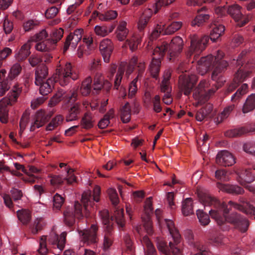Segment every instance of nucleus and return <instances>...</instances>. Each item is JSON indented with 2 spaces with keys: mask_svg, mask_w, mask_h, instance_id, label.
<instances>
[{
  "mask_svg": "<svg viewBox=\"0 0 255 255\" xmlns=\"http://www.w3.org/2000/svg\"><path fill=\"white\" fill-rule=\"evenodd\" d=\"M118 13L115 10H109L105 13L99 15V19L101 21H109L117 17Z\"/></svg>",
  "mask_w": 255,
  "mask_h": 255,
  "instance_id": "nucleus-50",
  "label": "nucleus"
},
{
  "mask_svg": "<svg viewBox=\"0 0 255 255\" xmlns=\"http://www.w3.org/2000/svg\"><path fill=\"white\" fill-rule=\"evenodd\" d=\"M128 30L127 28V22L122 21L120 23L117 30V36L120 41H122L127 36Z\"/></svg>",
  "mask_w": 255,
  "mask_h": 255,
  "instance_id": "nucleus-36",
  "label": "nucleus"
},
{
  "mask_svg": "<svg viewBox=\"0 0 255 255\" xmlns=\"http://www.w3.org/2000/svg\"><path fill=\"white\" fill-rule=\"evenodd\" d=\"M137 57L133 56L131 58L129 63L127 62L121 63L114 81V88L116 89H119L125 70L126 69L127 74H131L134 69L135 66L137 64Z\"/></svg>",
  "mask_w": 255,
  "mask_h": 255,
  "instance_id": "nucleus-9",
  "label": "nucleus"
},
{
  "mask_svg": "<svg viewBox=\"0 0 255 255\" xmlns=\"http://www.w3.org/2000/svg\"><path fill=\"white\" fill-rule=\"evenodd\" d=\"M168 49H154L153 54L159 52V57L156 58L153 57L149 66V71L153 78L155 79L158 78V74L160 71L161 60Z\"/></svg>",
  "mask_w": 255,
  "mask_h": 255,
  "instance_id": "nucleus-15",
  "label": "nucleus"
},
{
  "mask_svg": "<svg viewBox=\"0 0 255 255\" xmlns=\"http://www.w3.org/2000/svg\"><path fill=\"white\" fill-rule=\"evenodd\" d=\"M80 104L79 103H75L69 109L68 113L66 116V121L70 122L78 119V115L80 113Z\"/></svg>",
  "mask_w": 255,
  "mask_h": 255,
  "instance_id": "nucleus-30",
  "label": "nucleus"
},
{
  "mask_svg": "<svg viewBox=\"0 0 255 255\" xmlns=\"http://www.w3.org/2000/svg\"><path fill=\"white\" fill-rule=\"evenodd\" d=\"M248 85L243 84L238 91L232 96V101L233 102L239 99L243 95L245 94L247 91Z\"/></svg>",
  "mask_w": 255,
  "mask_h": 255,
  "instance_id": "nucleus-52",
  "label": "nucleus"
},
{
  "mask_svg": "<svg viewBox=\"0 0 255 255\" xmlns=\"http://www.w3.org/2000/svg\"><path fill=\"white\" fill-rule=\"evenodd\" d=\"M6 71L5 69H1L0 71V97L3 96L5 92L10 87L11 82L8 79H3L5 77Z\"/></svg>",
  "mask_w": 255,
  "mask_h": 255,
  "instance_id": "nucleus-27",
  "label": "nucleus"
},
{
  "mask_svg": "<svg viewBox=\"0 0 255 255\" xmlns=\"http://www.w3.org/2000/svg\"><path fill=\"white\" fill-rule=\"evenodd\" d=\"M65 170L67 172V176L64 178V180L67 181V184H71L74 182H76V177L73 173L74 170L71 168H66Z\"/></svg>",
  "mask_w": 255,
  "mask_h": 255,
  "instance_id": "nucleus-57",
  "label": "nucleus"
},
{
  "mask_svg": "<svg viewBox=\"0 0 255 255\" xmlns=\"http://www.w3.org/2000/svg\"><path fill=\"white\" fill-rule=\"evenodd\" d=\"M208 86V82L206 80H203L200 82L198 87L194 90L193 96L200 104H203L207 102L215 92L213 89L206 90Z\"/></svg>",
  "mask_w": 255,
  "mask_h": 255,
  "instance_id": "nucleus-10",
  "label": "nucleus"
},
{
  "mask_svg": "<svg viewBox=\"0 0 255 255\" xmlns=\"http://www.w3.org/2000/svg\"><path fill=\"white\" fill-rule=\"evenodd\" d=\"M255 131V127L253 126H247L237 128L231 129L224 132V135L229 137L240 136Z\"/></svg>",
  "mask_w": 255,
  "mask_h": 255,
  "instance_id": "nucleus-20",
  "label": "nucleus"
},
{
  "mask_svg": "<svg viewBox=\"0 0 255 255\" xmlns=\"http://www.w3.org/2000/svg\"><path fill=\"white\" fill-rule=\"evenodd\" d=\"M238 175V181L243 186H244L250 191H254V188L247 185L253 182L255 179V177L251 171L250 169H242L237 172Z\"/></svg>",
  "mask_w": 255,
  "mask_h": 255,
  "instance_id": "nucleus-16",
  "label": "nucleus"
},
{
  "mask_svg": "<svg viewBox=\"0 0 255 255\" xmlns=\"http://www.w3.org/2000/svg\"><path fill=\"white\" fill-rule=\"evenodd\" d=\"M17 216L18 220L23 225H27L31 220V214L29 210H21L17 211Z\"/></svg>",
  "mask_w": 255,
  "mask_h": 255,
  "instance_id": "nucleus-39",
  "label": "nucleus"
},
{
  "mask_svg": "<svg viewBox=\"0 0 255 255\" xmlns=\"http://www.w3.org/2000/svg\"><path fill=\"white\" fill-rule=\"evenodd\" d=\"M152 197H150L146 199L144 204V211L148 217L153 214V208L152 206Z\"/></svg>",
  "mask_w": 255,
  "mask_h": 255,
  "instance_id": "nucleus-61",
  "label": "nucleus"
},
{
  "mask_svg": "<svg viewBox=\"0 0 255 255\" xmlns=\"http://www.w3.org/2000/svg\"><path fill=\"white\" fill-rule=\"evenodd\" d=\"M198 78L196 75L182 74L179 77V87L186 96L189 95L194 87Z\"/></svg>",
  "mask_w": 255,
  "mask_h": 255,
  "instance_id": "nucleus-12",
  "label": "nucleus"
},
{
  "mask_svg": "<svg viewBox=\"0 0 255 255\" xmlns=\"http://www.w3.org/2000/svg\"><path fill=\"white\" fill-rule=\"evenodd\" d=\"M114 118V110L110 109L109 112L104 116V118L100 120L98 124L100 128L104 129L107 128L110 124V120Z\"/></svg>",
  "mask_w": 255,
  "mask_h": 255,
  "instance_id": "nucleus-38",
  "label": "nucleus"
},
{
  "mask_svg": "<svg viewBox=\"0 0 255 255\" xmlns=\"http://www.w3.org/2000/svg\"><path fill=\"white\" fill-rule=\"evenodd\" d=\"M95 120L93 114L88 111L86 112L80 121L81 128L86 130H89L93 128L94 125Z\"/></svg>",
  "mask_w": 255,
  "mask_h": 255,
  "instance_id": "nucleus-26",
  "label": "nucleus"
},
{
  "mask_svg": "<svg viewBox=\"0 0 255 255\" xmlns=\"http://www.w3.org/2000/svg\"><path fill=\"white\" fill-rule=\"evenodd\" d=\"M138 79L135 78L130 83L128 89V97L129 98L133 97L135 93H136L137 88L136 83L138 81Z\"/></svg>",
  "mask_w": 255,
  "mask_h": 255,
  "instance_id": "nucleus-62",
  "label": "nucleus"
},
{
  "mask_svg": "<svg viewBox=\"0 0 255 255\" xmlns=\"http://www.w3.org/2000/svg\"><path fill=\"white\" fill-rule=\"evenodd\" d=\"M164 32H165L164 30V25L161 24H157L151 33L148 41L145 43L144 46L146 48L153 46V40L157 38L160 34L166 35L164 33Z\"/></svg>",
  "mask_w": 255,
  "mask_h": 255,
  "instance_id": "nucleus-25",
  "label": "nucleus"
},
{
  "mask_svg": "<svg viewBox=\"0 0 255 255\" xmlns=\"http://www.w3.org/2000/svg\"><path fill=\"white\" fill-rule=\"evenodd\" d=\"M141 42L140 38L138 36H132L129 39H128L125 45L126 48L129 47V48H137L140 46Z\"/></svg>",
  "mask_w": 255,
  "mask_h": 255,
  "instance_id": "nucleus-48",
  "label": "nucleus"
},
{
  "mask_svg": "<svg viewBox=\"0 0 255 255\" xmlns=\"http://www.w3.org/2000/svg\"><path fill=\"white\" fill-rule=\"evenodd\" d=\"M50 118V115L43 111L36 112L34 119V122L30 127V131H34L35 128L42 127Z\"/></svg>",
  "mask_w": 255,
  "mask_h": 255,
  "instance_id": "nucleus-21",
  "label": "nucleus"
},
{
  "mask_svg": "<svg viewBox=\"0 0 255 255\" xmlns=\"http://www.w3.org/2000/svg\"><path fill=\"white\" fill-rule=\"evenodd\" d=\"M39 21L35 20L29 19L25 21L23 24V28L25 31H28L32 29L36 25L39 24Z\"/></svg>",
  "mask_w": 255,
  "mask_h": 255,
  "instance_id": "nucleus-60",
  "label": "nucleus"
},
{
  "mask_svg": "<svg viewBox=\"0 0 255 255\" xmlns=\"http://www.w3.org/2000/svg\"><path fill=\"white\" fill-rule=\"evenodd\" d=\"M116 222L120 229L125 226V221L124 218V209L116 208L114 214Z\"/></svg>",
  "mask_w": 255,
  "mask_h": 255,
  "instance_id": "nucleus-42",
  "label": "nucleus"
},
{
  "mask_svg": "<svg viewBox=\"0 0 255 255\" xmlns=\"http://www.w3.org/2000/svg\"><path fill=\"white\" fill-rule=\"evenodd\" d=\"M239 201L240 204L229 201L228 205L224 204V225L226 223H230L235 226L242 233H245L247 231L249 226L248 220L237 213L229 214L231 208H234L247 214L255 215V207L247 201L244 197H240ZM228 230L224 226V230Z\"/></svg>",
  "mask_w": 255,
  "mask_h": 255,
  "instance_id": "nucleus-1",
  "label": "nucleus"
},
{
  "mask_svg": "<svg viewBox=\"0 0 255 255\" xmlns=\"http://www.w3.org/2000/svg\"><path fill=\"white\" fill-rule=\"evenodd\" d=\"M163 222L166 225L169 232L172 237L173 240L177 243H179L181 241V236L178 231L175 228L173 221L165 219Z\"/></svg>",
  "mask_w": 255,
  "mask_h": 255,
  "instance_id": "nucleus-28",
  "label": "nucleus"
},
{
  "mask_svg": "<svg viewBox=\"0 0 255 255\" xmlns=\"http://www.w3.org/2000/svg\"><path fill=\"white\" fill-rule=\"evenodd\" d=\"M83 31L82 29H77L73 34H70L66 38L64 48L76 47L81 39Z\"/></svg>",
  "mask_w": 255,
  "mask_h": 255,
  "instance_id": "nucleus-22",
  "label": "nucleus"
},
{
  "mask_svg": "<svg viewBox=\"0 0 255 255\" xmlns=\"http://www.w3.org/2000/svg\"><path fill=\"white\" fill-rule=\"evenodd\" d=\"M57 82H59V80L57 75L56 74L54 77H51L45 80H42V83L40 85H36L39 86L40 94L46 96L52 92L54 85Z\"/></svg>",
  "mask_w": 255,
  "mask_h": 255,
  "instance_id": "nucleus-19",
  "label": "nucleus"
},
{
  "mask_svg": "<svg viewBox=\"0 0 255 255\" xmlns=\"http://www.w3.org/2000/svg\"><path fill=\"white\" fill-rule=\"evenodd\" d=\"M56 75L58 76L60 84L62 86L67 85L70 78L73 80H76L78 78V75L76 73L72 72L70 64H66V69H57Z\"/></svg>",
  "mask_w": 255,
  "mask_h": 255,
  "instance_id": "nucleus-14",
  "label": "nucleus"
},
{
  "mask_svg": "<svg viewBox=\"0 0 255 255\" xmlns=\"http://www.w3.org/2000/svg\"><path fill=\"white\" fill-rule=\"evenodd\" d=\"M210 18V15L207 13H199L191 22L192 26H200L206 22Z\"/></svg>",
  "mask_w": 255,
  "mask_h": 255,
  "instance_id": "nucleus-41",
  "label": "nucleus"
},
{
  "mask_svg": "<svg viewBox=\"0 0 255 255\" xmlns=\"http://www.w3.org/2000/svg\"><path fill=\"white\" fill-rule=\"evenodd\" d=\"M196 214L202 225L206 226L210 223V218L207 214L204 213L202 211L198 210Z\"/></svg>",
  "mask_w": 255,
  "mask_h": 255,
  "instance_id": "nucleus-47",
  "label": "nucleus"
},
{
  "mask_svg": "<svg viewBox=\"0 0 255 255\" xmlns=\"http://www.w3.org/2000/svg\"><path fill=\"white\" fill-rule=\"evenodd\" d=\"M99 214L104 225V249L108 250L112 246L113 242L114 219L113 217H110L109 211L107 210L100 211Z\"/></svg>",
  "mask_w": 255,
  "mask_h": 255,
  "instance_id": "nucleus-7",
  "label": "nucleus"
},
{
  "mask_svg": "<svg viewBox=\"0 0 255 255\" xmlns=\"http://www.w3.org/2000/svg\"><path fill=\"white\" fill-rule=\"evenodd\" d=\"M100 193L101 189L98 186H95L93 194L90 190L85 191L82 194L81 199L84 208L78 201L75 202L74 208H67L64 212L65 224L71 227L75 223V218L80 219L84 216V212H90L94 205V201H99ZM86 214L87 213H85V216Z\"/></svg>",
  "mask_w": 255,
  "mask_h": 255,
  "instance_id": "nucleus-2",
  "label": "nucleus"
},
{
  "mask_svg": "<svg viewBox=\"0 0 255 255\" xmlns=\"http://www.w3.org/2000/svg\"><path fill=\"white\" fill-rule=\"evenodd\" d=\"M183 46V41L180 36H175L170 41H164L161 47L157 46L155 48H181Z\"/></svg>",
  "mask_w": 255,
  "mask_h": 255,
  "instance_id": "nucleus-29",
  "label": "nucleus"
},
{
  "mask_svg": "<svg viewBox=\"0 0 255 255\" xmlns=\"http://www.w3.org/2000/svg\"><path fill=\"white\" fill-rule=\"evenodd\" d=\"M156 243L159 251L165 255H183V248L181 241L178 243L174 241L173 243L170 242L167 245L162 238L157 237Z\"/></svg>",
  "mask_w": 255,
  "mask_h": 255,
  "instance_id": "nucleus-8",
  "label": "nucleus"
},
{
  "mask_svg": "<svg viewBox=\"0 0 255 255\" xmlns=\"http://www.w3.org/2000/svg\"><path fill=\"white\" fill-rule=\"evenodd\" d=\"M143 246L146 247L145 255H156L157 253L155 248L147 236H144L141 240Z\"/></svg>",
  "mask_w": 255,
  "mask_h": 255,
  "instance_id": "nucleus-35",
  "label": "nucleus"
},
{
  "mask_svg": "<svg viewBox=\"0 0 255 255\" xmlns=\"http://www.w3.org/2000/svg\"><path fill=\"white\" fill-rule=\"evenodd\" d=\"M42 228V219H37L34 221L33 226L31 228V232L33 234H36Z\"/></svg>",
  "mask_w": 255,
  "mask_h": 255,
  "instance_id": "nucleus-64",
  "label": "nucleus"
},
{
  "mask_svg": "<svg viewBox=\"0 0 255 255\" xmlns=\"http://www.w3.org/2000/svg\"><path fill=\"white\" fill-rule=\"evenodd\" d=\"M64 201V198L58 193H56L53 197V207L57 210H59L62 206Z\"/></svg>",
  "mask_w": 255,
  "mask_h": 255,
  "instance_id": "nucleus-59",
  "label": "nucleus"
},
{
  "mask_svg": "<svg viewBox=\"0 0 255 255\" xmlns=\"http://www.w3.org/2000/svg\"><path fill=\"white\" fill-rule=\"evenodd\" d=\"M64 181V178H63L62 175H53L51 177L50 182L52 185H61L63 184Z\"/></svg>",
  "mask_w": 255,
  "mask_h": 255,
  "instance_id": "nucleus-63",
  "label": "nucleus"
},
{
  "mask_svg": "<svg viewBox=\"0 0 255 255\" xmlns=\"http://www.w3.org/2000/svg\"><path fill=\"white\" fill-rule=\"evenodd\" d=\"M224 192L233 194H243L244 193V189L236 185L224 184Z\"/></svg>",
  "mask_w": 255,
  "mask_h": 255,
  "instance_id": "nucleus-43",
  "label": "nucleus"
},
{
  "mask_svg": "<svg viewBox=\"0 0 255 255\" xmlns=\"http://www.w3.org/2000/svg\"><path fill=\"white\" fill-rule=\"evenodd\" d=\"M223 169L218 168L215 172L214 181L216 182V186L220 191L223 190Z\"/></svg>",
  "mask_w": 255,
  "mask_h": 255,
  "instance_id": "nucleus-44",
  "label": "nucleus"
},
{
  "mask_svg": "<svg viewBox=\"0 0 255 255\" xmlns=\"http://www.w3.org/2000/svg\"><path fill=\"white\" fill-rule=\"evenodd\" d=\"M121 120L124 123H128L130 120L131 108L129 104L127 102L121 109Z\"/></svg>",
  "mask_w": 255,
  "mask_h": 255,
  "instance_id": "nucleus-37",
  "label": "nucleus"
},
{
  "mask_svg": "<svg viewBox=\"0 0 255 255\" xmlns=\"http://www.w3.org/2000/svg\"><path fill=\"white\" fill-rule=\"evenodd\" d=\"M228 12L238 22L237 24L240 27L243 26L249 21V18L243 15L240 6L237 4L230 6L228 9Z\"/></svg>",
  "mask_w": 255,
  "mask_h": 255,
  "instance_id": "nucleus-17",
  "label": "nucleus"
},
{
  "mask_svg": "<svg viewBox=\"0 0 255 255\" xmlns=\"http://www.w3.org/2000/svg\"><path fill=\"white\" fill-rule=\"evenodd\" d=\"M114 28L111 27L109 29H108L106 26L97 25L95 27V32L97 35L101 36H105L109 33L111 32Z\"/></svg>",
  "mask_w": 255,
  "mask_h": 255,
  "instance_id": "nucleus-49",
  "label": "nucleus"
},
{
  "mask_svg": "<svg viewBox=\"0 0 255 255\" xmlns=\"http://www.w3.org/2000/svg\"><path fill=\"white\" fill-rule=\"evenodd\" d=\"M182 212L187 216L193 214V201L191 198H187L182 202Z\"/></svg>",
  "mask_w": 255,
  "mask_h": 255,
  "instance_id": "nucleus-34",
  "label": "nucleus"
},
{
  "mask_svg": "<svg viewBox=\"0 0 255 255\" xmlns=\"http://www.w3.org/2000/svg\"><path fill=\"white\" fill-rule=\"evenodd\" d=\"M21 69L20 65L15 63L11 67L8 76L6 79H8L11 82V81L20 74Z\"/></svg>",
  "mask_w": 255,
  "mask_h": 255,
  "instance_id": "nucleus-45",
  "label": "nucleus"
},
{
  "mask_svg": "<svg viewBox=\"0 0 255 255\" xmlns=\"http://www.w3.org/2000/svg\"><path fill=\"white\" fill-rule=\"evenodd\" d=\"M223 7L222 6H216L215 8V14L220 18L221 22L219 23L218 21L215 22V27L213 28L211 33L210 40L213 41H215L221 35L222 32L223 31V25L222 24V16H223Z\"/></svg>",
  "mask_w": 255,
  "mask_h": 255,
  "instance_id": "nucleus-18",
  "label": "nucleus"
},
{
  "mask_svg": "<svg viewBox=\"0 0 255 255\" xmlns=\"http://www.w3.org/2000/svg\"><path fill=\"white\" fill-rule=\"evenodd\" d=\"M66 233L63 232L60 236L55 234L51 235L48 239V242L51 245L56 246V248L61 251H62L65 247L66 242Z\"/></svg>",
  "mask_w": 255,
  "mask_h": 255,
  "instance_id": "nucleus-24",
  "label": "nucleus"
},
{
  "mask_svg": "<svg viewBox=\"0 0 255 255\" xmlns=\"http://www.w3.org/2000/svg\"><path fill=\"white\" fill-rule=\"evenodd\" d=\"M48 74V70L47 66L43 63L39 64L35 72V85H40L42 83V80L47 79Z\"/></svg>",
  "mask_w": 255,
  "mask_h": 255,
  "instance_id": "nucleus-23",
  "label": "nucleus"
},
{
  "mask_svg": "<svg viewBox=\"0 0 255 255\" xmlns=\"http://www.w3.org/2000/svg\"><path fill=\"white\" fill-rule=\"evenodd\" d=\"M92 80L91 77L89 76L85 79L82 82L79 92L83 96H88L92 90Z\"/></svg>",
  "mask_w": 255,
  "mask_h": 255,
  "instance_id": "nucleus-32",
  "label": "nucleus"
},
{
  "mask_svg": "<svg viewBox=\"0 0 255 255\" xmlns=\"http://www.w3.org/2000/svg\"><path fill=\"white\" fill-rule=\"evenodd\" d=\"M45 30H42L38 33L30 37L21 48H45L46 41L43 40L47 36Z\"/></svg>",
  "mask_w": 255,
  "mask_h": 255,
  "instance_id": "nucleus-13",
  "label": "nucleus"
},
{
  "mask_svg": "<svg viewBox=\"0 0 255 255\" xmlns=\"http://www.w3.org/2000/svg\"><path fill=\"white\" fill-rule=\"evenodd\" d=\"M98 227L97 225L92 224L89 229L78 230L81 240L84 244L88 246L95 245L98 242Z\"/></svg>",
  "mask_w": 255,
  "mask_h": 255,
  "instance_id": "nucleus-11",
  "label": "nucleus"
},
{
  "mask_svg": "<svg viewBox=\"0 0 255 255\" xmlns=\"http://www.w3.org/2000/svg\"><path fill=\"white\" fill-rule=\"evenodd\" d=\"M107 192L112 204L116 206L119 202V198L117 191L115 189L110 188Z\"/></svg>",
  "mask_w": 255,
  "mask_h": 255,
  "instance_id": "nucleus-56",
  "label": "nucleus"
},
{
  "mask_svg": "<svg viewBox=\"0 0 255 255\" xmlns=\"http://www.w3.org/2000/svg\"><path fill=\"white\" fill-rule=\"evenodd\" d=\"M183 23L182 21H174L166 27L164 25V30L165 31L164 33L166 35L173 34L180 29Z\"/></svg>",
  "mask_w": 255,
  "mask_h": 255,
  "instance_id": "nucleus-40",
  "label": "nucleus"
},
{
  "mask_svg": "<svg viewBox=\"0 0 255 255\" xmlns=\"http://www.w3.org/2000/svg\"><path fill=\"white\" fill-rule=\"evenodd\" d=\"M30 49H18L16 51L15 57L18 61L25 59L30 54Z\"/></svg>",
  "mask_w": 255,
  "mask_h": 255,
  "instance_id": "nucleus-54",
  "label": "nucleus"
},
{
  "mask_svg": "<svg viewBox=\"0 0 255 255\" xmlns=\"http://www.w3.org/2000/svg\"><path fill=\"white\" fill-rule=\"evenodd\" d=\"M247 53V50L245 49L239 55L237 60L234 59L232 62L231 65L236 64L237 67L239 66V67L235 74L233 82L228 86L226 91H224V95L225 94H228L235 90L238 87L239 84L243 82L255 68V60H251L245 65H244L243 58Z\"/></svg>",
  "mask_w": 255,
  "mask_h": 255,
  "instance_id": "nucleus-4",
  "label": "nucleus"
},
{
  "mask_svg": "<svg viewBox=\"0 0 255 255\" xmlns=\"http://www.w3.org/2000/svg\"><path fill=\"white\" fill-rule=\"evenodd\" d=\"M63 120L62 116L59 115L53 118L50 123L47 125L46 130L47 131H51L55 128L60 125Z\"/></svg>",
  "mask_w": 255,
  "mask_h": 255,
  "instance_id": "nucleus-46",
  "label": "nucleus"
},
{
  "mask_svg": "<svg viewBox=\"0 0 255 255\" xmlns=\"http://www.w3.org/2000/svg\"><path fill=\"white\" fill-rule=\"evenodd\" d=\"M197 195L200 202L205 206H212L209 211L211 217L214 219L218 226L222 227L223 224V204L208 193L203 191H198Z\"/></svg>",
  "mask_w": 255,
  "mask_h": 255,
  "instance_id": "nucleus-5",
  "label": "nucleus"
},
{
  "mask_svg": "<svg viewBox=\"0 0 255 255\" xmlns=\"http://www.w3.org/2000/svg\"><path fill=\"white\" fill-rule=\"evenodd\" d=\"M210 38L207 36H204L200 39L194 36L191 39V45L192 48H204L208 46Z\"/></svg>",
  "mask_w": 255,
  "mask_h": 255,
  "instance_id": "nucleus-31",
  "label": "nucleus"
},
{
  "mask_svg": "<svg viewBox=\"0 0 255 255\" xmlns=\"http://www.w3.org/2000/svg\"><path fill=\"white\" fill-rule=\"evenodd\" d=\"M22 87L18 84H15L6 97L0 101V121L5 124L8 121V110L7 106L12 105L17 101V98L21 93Z\"/></svg>",
  "mask_w": 255,
  "mask_h": 255,
  "instance_id": "nucleus-6",
  "label": "nucleus"
},
{
  "mask_svg": "<svg viewBox=\"0 0 255 255\" xmlns=\"http://www.w3.org/2000/svg\"><path fill=\"white\" fill-rule=\"evenodd\" d=\"M223 55L218 51L217 56L212 55L202 57L198 62V70L201 75H203L207 72L212 70V79L218 84V89L223 85L222 80L223 65L222 59Z\"/></svg>",
  "mask_w": 255,
  "mask_h": 255,
  "instance_id": "nucleus-3",
  "label": "nucleus"
},
{
  "mask_svg": "<svg viewBox=\"0 0 255 255\" xmlns=\"http://www.w3.org/2000/svg\"><path fill=\"white\" fill-rule=\"evenodd\" d=\"M255 109V94H252L247 98L242 108V113L247 114Z\"/></svg>",
  "mask_w": 255,
  "mask_h": 255,
  "instance_id": "nucleus-33",
  "label": "nucleus"
},
{
  "mask_svg": "<svg viewBox=\"0 0 255 255\" xmlns=\"http://www.w3.org/2000/svg\"><path fill=\"white\" fill-rule=\"evenodd\" d=\"M235 158L232 153L224 150V166H230L235 163Z\"/></svg>",
  "mask_w": 255,
  "mask_h": 255,
  "instance_id": "nucleus-53",
  "label": "nucleus"
},
{
  "mask_svg": "<svg viewBox=\"0 0 255 255\" xmlns=\"http://www.w3.org/2000/svg\"><path fill=\"white\" fill-rule=\"evenodd\" d=\"M184 235L186 240H187L189 244L194 248H196L198 246H200L198 243H196L194 240V235L193 232L190 230H186L184 231Z\"/></svg>",
  "mask_w": 255,
  "mask_h": 255,
  "instance_id": "nucleus-55",
  "label": "nucleus"
},
{
  "mask_svg": "<svg viewBox=\"0 0 255 255\" xmlns=\"http://www.w3.org/2000/svg\"><path fill=\"white\" fill-rule=\"evenodd\" d=\"M63 29L61 28L54 30L52 34V39L46 41V43L49 41L53 44L56 43L63 37Z\"/></svg>",
  "mask_w": 255,
  "mask_h": 255,
  "instance_id": "nucleus-51",
  "label": "nucleus"
},
{
  "mask_svg": "<svg viewBox=\"0 0 255 255\" xmlns=\"http://www.w3.org/2000/svg\"><path fill=\"white\" fill-rule=\"evenodd\" d=\"M38 252L41 255H45L48 253V249L46 246V237L43 236L40 238Z\"/></svg>",
  "mask_w": 255,
  "mask_h": 255,
  "instance_id": "nucleus-58",
  "label": "nucleus"
}]
</instances>
